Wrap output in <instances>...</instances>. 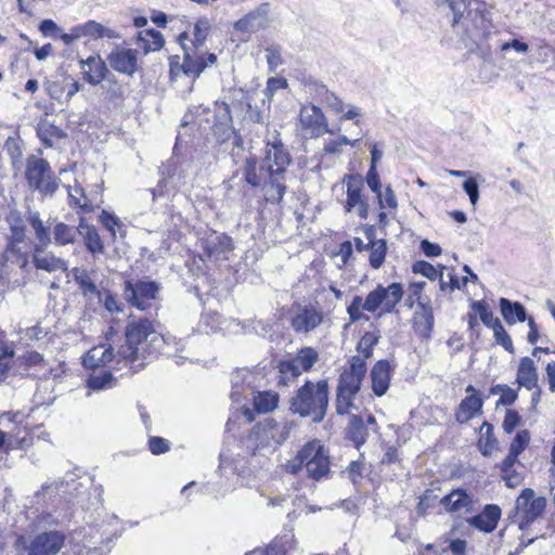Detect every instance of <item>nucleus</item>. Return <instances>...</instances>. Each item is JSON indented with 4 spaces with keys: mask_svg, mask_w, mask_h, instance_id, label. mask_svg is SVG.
Returning <instances> with one entry per match:
<instances>
[{
    "mask_svg": "<svg viewBox=\"0 0 555 555\" xmlns=\"http://www.w3.org/2000/svg\"><path fill=\"white\" fill-rule=\"evenodd\" d=\"M126 341L119 346V361H126L129 370L137 372L145 362L155 357L164 344V337L157 333L152 321L133 320L125 331Z\"/></svg>",
    "mask_w": 555,
    "mask_h": 555,
    "instance_id": "1",
    "label": "nucleus"
},
{
    "mask_svg": "<svg viewBox=\"0 0 555 555\" xmlns=\"http://www.w3.org/2000/svg\"><path fill=\"white\" fill-rule=\"evenodd\" d=\"M210 28L209 20L201 17L194 25L193 38L185 31L179 35L184 53L182 68L186 76L198 77L208 65L216 63V54L208 53L205 48Z\"/></svg>",
    "mask_w": 555,
    "mask_h": 555,
    "instance_id": "2",
    "label": "nucleus"
},
{
    "mask_svg": "<svg viewBox=\"0 0 555 555\" xmlns=\"http://www.w3.org/2000/svg\"><path fill=\"white\" fill-rule=\"evenodd\" d=\"M292 163V157L286 145L282 142L278 130H268L266 135L264 157L261 160L263 170L267 171L275 183V189H271V199L282 201L286 191L285 173Z\"/></svg>",
    "mask_w": 555,
    "mask_h": 555,
    "instance_id": "3",
    "label": "nucleus"
},
{
    "mask_svg": "<svg viewBox=\"0 0 555 555\" xmlns=\"http://www.w3.org/2000/svg\"><path fill=\"white\" fill-rule=\"evenodd\" d=\"M328 405V383L320 379L317 383L306 380L289 401L292 413L301 417H311L312 422L324 420Z\"/></svg>",
    "mask_w": 555,
    "mask_h": 555,
    "instance_id": "4",
    "label": "nucleus"
},
{
    "mask_svg": "<svg viewBox=\"0 0 555 555\" xmlns=\"http://www.w3.org/2000/svg\"><path fill=\"white\" fill-rule=\"evenodd\" d=\"M294 427L293 421L278 422L267 417L253 427L248 436L249 447L254 448V454L264 450L273 451L289 438Z\"/></svg>",
    "mask_w": 555,
    "mask_h": 555,
    "instance_id": "5",
    "label": "nucleus"
},
{
    "mask_svg": "<svg viewBox=\"0 0 555 555\" xmlns=\"http://www.w3.org/2000/svg\"><path fill=\"white\" fill-rule=\"evenodd\" d=\"M25 179L29 190L42 196H53L59 189L60 179L55 177L49 162L36 155L26 159Z\"/></svg>",
    "mask_w": 555,
    "mask_h": 555,
    "instance_id": "6",
    "label": "nucleus"
},
{
    "mask_svg": "<svg viewBox=\"0 0 555 555\" xmlns=\"http://www.w3.org/2000/svg\"><path fill=\"white\" fill-rule=\"evenodd\" d=\"M297 130L305 139H317L324 133L335 134L340 131V127L331 129L323 111L312 103H307L299 109Z\"/></svg>",
    "mask_w": 555,
    "mask_h": 555,
    "instance_id": "7",
    "label": "nucleus"
},
{
    "mask_svg": "<svg viewBox=\"0 0 555 555\" xmlns=\"http://www.w3.org/2000/svg\"><path fill=\"white\" fill-rule=\"evenodd\" d=\"M300 457H304L307 475L312 480L320 481L330 474V456L320 440L308 441L300 449Z\"/></svg>",
    "mask_w": 555,
    "mask_h": 555,
    "instance_id": "8",
    "label": "nucleus"
},
{
    "mask_svg": "<svg viewBox=\"0 0 555 555\" xmlns=\"http://www.w3.org/2000/svg\"><path fill=\"white\" fill-rule=\"evenodd\" d=\"M402 296L403 289L400 283H391L387 287L377 285L376 288L367 294L364 300V311L373 313L378 308H382L383 312L392 313L396 311V307L401 301Z\"/></svg>",
    "mask_w": 555,
    "mask_h": 555,
    "instance_id": "9",
    "label": "nucleus"
},
{
    "mask_svg": "<svg viewBox=\"0 0 555 555\" xmlns=\"http://www.w3.org/2000/svg\"><path fill=\"white\" fill-rule=\"evenodd\" d=\"M158 292L159 285L154 281L138 280L125 282V298L131 306L142 311L152 307Z\"/></svg>",
    "mask_w": 555,
    "mask_h": 555,
    "instance_id": "10",
    "label": "nucleus"
},
{
    "mask_svg": "<svg viewBox=\"0 0 555 555\" xmlns=\"http://www.w3.org/2000/svg\"><path fill=\"white\" fill-rule=\"evenodd\" d=\"M119 348L114 351L112 346L99 345L92 347L82 358V365L86 369L95 370L101 366H108L109 370L120 371L129 367L128 362L119 361Z\"/></svg>",
    "mask_w": 555,
    "mask_h": 555,
    "instance_id": "11",
    "label": "nucleus"
},
{
    "mask_svg": "<svg viewBox=\"0 0 555 555\" xmlns=\"http://www.w3.org/2000/svg\"><path fill=\"white\" fill-rule=\"evenodd\" d=\"M244 180L246 183L254 188H262L263 196L267 202L271 204H279L281 201H273L271 199L270 194H273L271 189H275V183L273 181V178H271L269 175H267V171L263 170V165L260 163V165H257V160L255 157H248L246 158L245 165H244Z\"/></svg>",
    "mask_w": 555,
    "mask_h": 555,
    "instance_id": "12",
    "label": "nucleus"
},
{
    "mask_svg": "<svg viewBox=\"0 0 555 555\" xmlns=\"http://www.w3.org/2000/svg\"><path fill=\"white\" fill-rule=\"evenodd\" d=\"M64 542L65 534L52 530L35 537L25 548L28 555H56L64 546Z\"/></svg>",
    "mask_w": 555,
    "mask_h": 555,
    "instance_id": "13",
    "label": "nucleus"
},
{
    "mask_svg": "<svg viewBox=\"0 0 555 555\" xmlns=\"http://www.w3.org/2000/svg\"><path fill=\"white\" fill-rule=\"evenodd\" d=\"M516 505L522 513V524L529 525L544 513L546 499L544 496H535L534 491L527 488L517 498Z\"/></svg>",
    "mask_w": 555,
    "mask_h": 555,
    "instance_id": "14",
    "label": "nucleus"
},
{
    "mask_svg": "<svg viewBox=\"0 0 555 555\" xmlns=\"http://www.w3.org/2000/svg\"><path fill=\"white\" fill-rule=\"evenodd\" d=\"M366 371L364 359H361L359 356H353L349 361V367L340 374L337 389L357 395L361 389Z\"/></svg>",
    "mask_w": 555,
    "mask_h": 555,
    "instance_id": "15",
    "label": "nucleus"
},
{
    "mask_svg": "<svg viewBox=\"0 0 555 555\" xmlns=\"http://www.w3.org/2000/svg\"><path fill=\"white\" fill-rule=\"evenodd\" d=\"M440 505L443 506L448 513L459 517L475 512L474 496L462 488L453 489L450 493L444 495L440 500Z\"/></svg>",
    "mask_w": 555,
    "mask_h": 555,
    "instance_id": "16",
    "label": "nucleus"
},
{
    "mask_svg": "<svg viewBox=\"0 0 555 555\" xmlns=\"http://www.w3.org/2000/svg\"><path fill=\"white\" fill-rule=\"evenodd\" d=\"M201 248L214 261L227 260L233 249L232 238L227 234L212 232L201 240Z\"/></svg>",
    "mask_w": 555,
    "mask_h": 555,
    "instance_id": "17",
    "label": "nucleus"
},
{
    "mask_svg": "<svg viewBox=\"0 0 555 555\" xmlns=\"http://www.w3.org/2000/svg\"><path fill=\"white\" fill-rule=\"evenodd\" d=\"M68 205L74 209H79L81 212L89 214L94 210L99 205L100 201V186L96 190L86 193L85 189L75 183L74 185H67Z\"/></svg>",
    "mask_w": 555,
    "mask_h": 555,
    "instance_id": "18",
    "label": "nucleus"
},
{
    "mask_svg": "<svg viewBox=\"0 0 555 555\" xmlns=\"http://www.w3.org/2000/svg\"><path fill=\"white\" fill-rule=\"evenodd\" d=\"M344 182L347 185L346 211L350 212L353 208H358L359 217L366 219L369 205L362 196V178L360 176L348 175L345 177Z\"/></svg>",
    "mask_w": 555,
    "mask_h": 555,
    "instance_id": "19",
    "label": "nucleus"
},
{
    "mask_svg": "<svg viewBox=\"0 0 555 555\" xmlns=\"http://www.w3.org/2000/svg\"><path fill=\"white\" fill-rule=\"evenodd\" d=\"M324 320L322 310L312 305L298 306L292 318V326L296 333H309Z\"/></svg>",
    "mask_w": 555,
    "mask_h": 555,
    "instance_id": "20",
    "label": "nucleus"
},
{
    "mask_svg": "<svg viewBox=\"0 0 555 555\" xmlns=\"http://www.w3.org/2000/svg\"><path fill=\"white\" fill-rule=\"evenodd\" d=\"M413 330L422 339H429L435 324L431 300L418 301L413 313Z\"/></svg>",
    "mask_w": 555,
    "mask_h": 555,
    "instance_id": "21",
    "label": "nucleus"
},
{
    "mask_svg": "<svg viewBox=\"0 0 555 555\" xmlns=\"http://www.w3.org/2000/svg\"><path fill=\"white\" fill-rule=\"evenodd\" d=\"M470 15L472 28L467 29L468 36L474 41H481L487 39L493 29L491 14L486 10L485 3H479L475 9L468 13Z\"/></svg>",
    "mask_w": 555,
    "mask_h": 555,
    "instance_id": "22",
    "label": "nucleus"
},
{
    "mask_svg": "<svg viewBox=\"0 0 555 555\" xmlns=\"http://www.w3.org/2000/svg\"><path fill=\"white\" fill-rule=\"evenodd\" d=\"M269 12L270 4L268 2H263L236 21L234 23V29L240 33H255L261 28H266Z\"/></svg>",
    "mask_w": 555,
    "mask_h": 555,
    "instance_id": "23",
    "label": "nucleus"
},
{
    "mask_svg": "<svg viewBox=\"0 0 555 555\" xmlns=\"http://www.w3.org/2000/svg\"><path fill=\"white\" fill-rule=\"evenodd\" d=\"M49 246L33 247V263L37 270H43L49 273L65 272L68 269L67 262L48 250Z\"/></svg>",
    "mask_w": 555,
    "mask_h": 555,
    "instance_id": "24",
    "label": "nucleus"
},
{
    "mask_svg": "<svg viewBox=\"0 0 555 555\" xmlns=\"http://www.w3.org/2000/svg\"><path fill=\"white\" fill-rule=\"evenodd\" d=\"M502 511L496 504H487L481 513L466 518V522L483 533L493 532L501 519Z\"/></svg>",
    "mask_w": 555,
    "mask_h": 555,
    "instance_id": "25",
    "label": "nucleus"
},
{
    "mask_svg": "<svg viewBox=\"0 0 555 555\" xmlns=\"http://www.w3.org/2000/svg\"><path fill=\"white\" fill-rule=\"evenodd\" d=\"M214 133L221 141L224 142L230 139L234 133L232 115L230 106L225 102H215L214 106Z\"/></svg>",
    "mask_w": 555,
    "mask_h": 555,
    "instance_id": "26",
    "label": "nucleus"
},
{
    "mask_svg": "<svg viewBox=\"0 0 555 555\" xmlns=\"http://www.w3.org/2000/svg\"><path fill=\"white\" fill-rule=\"evenodd\" d=\"M137 54L132 49L116 48L109 53L108 62L116 72L132 76L137 70Z\"/></svg>",
    "mask_w": 555,
    "mask_h": 555,
    "instance_id": "27",
    "label": "nucleus"
},
{
    "mask_svg": "<svg viewBox=\"0 0 555 555\" xmlns=\"http://www.w3.org/2000/svg\"><path fill=\"white\" fill-rule=\"evenodd\" d=\"M78 234L82 237L87 250L94 258L104 254V243L96 228L87 223V220L83 217H81L78 222Z\"/></svg>",
    "mask_w": 555,
    "mask_h": 555,
    "instance_id": "28",
    "label": "nucleus"
},
{
    "mask_svg": "<svg viewBox=\"0 0 555 555\" xmlns=\"http://www.w3.org/2000/svg\"><path fill=\"white\" fill-rule=\"evenodd\" d=\"M466 392L470 393L464 398L455 413L456 421L459 423H467L481 412L483 401L476 393V389L469 385L466 388Z\"/></svg>",
    "mask_w": 555,
    "mask_h": 555,
    "instance_id": "29",
    "label": "nucleus"
},
{
    "mask_svg": "<svg viewBox=\"0 0 555 555\" xmlns=\"http://www.w3.org/2000/svg\"><path fill=\"white\" fill-rule=\"evenodd\" d=\"M372 390L377 397L384 396L390 385L391 366L387 360L377 361L370 373Z\"/></svg>",
    "mask_w": 555,
    "mask_h": 555,
    "instance_id": "30",
    "label": "nucleus"
},
{
    "mask_svg": "<svg viewBox=\"0 0 555 555\" xmlns=\"http://www.w3.org/2000/svg\"><path fill=\"white\" fill-rule=\"evenodd\" d=\"M232 96L235 101L240 102L244 113V119L250 120L256 124L263 122V114L262 111L254 104V95L253 92L244 89L233 90Z\"/></svg>",
    "mask_w": 555,
    "mask_h": 555,
    "instance_id": "31",
    "label": "nucleus"
},
{
    "mask_svg": "<svg viewBox=\"0 0 555 555\" xmlns=\"http://www.w3.org/2000/svg\"><path fill=\"white\" fill-rule=\"evenodd\" d=\"M516 382L519 387H525L528 390L538 388V370L531 358L524 357L520 359Z\"/></svg>",
    "mask_w": 555,
    "mask_h": 555,
    "instance_id": "32",
    "label": "nucleus"
},
{
    "mask_svg": "<svg viewBox=\"0 0 555 555\" xmlns=\"http://www.w3.org/2000/svg\"><path fill=\"white\" fill-rule=\"evenodd\" d=\"M81 69L85 79L93 86L101 83L107 73L105 62L99 56H90L86 61H81Z\"/></svg>",
    "mask_w": 555,
    "mask_h": 555,
    "instance_id": "33",
    "label": "nucleus"
},
{
    "mask_svg": "<svg viewBox=\"0 0 555 555\" xmlns=\"http://www.w3.org/2000/svg\"><path fill=\"white\" fill-rule=\"evenodd\" d=\"M251 378L253 375L248 370H238L232 374L231 383H232V391L231 399L234 402H240L242 398L247 396V391L251 389Z\"/></svg>",
    "mask_w": 555,
    "mask_h": 555,
    "instance_id": "34",
    "label": "nucleus"
},
{
    "mask_svg": "<svg viewBox=\"0 0 555 555\" xmlns=\"http://www.w3.org/2000/svg\"><path fill=\"white\" fill-rule=\"evenodd\" d=\"M26 219L36 237L34 246H49L52 243L50 229L42 221L40 214L37 210H28Z\"/></svg>",
    "mask_w": 555,
    "mask_h": 555,
    "instance_id": "35",
    "label": "nucleus"
},
{
    "mask_svg": "<svg viewBox=\"0 0 555 555\" xmlns=\"http://www.w3.org/2000/svg\"><path fill=\"white\" fill-rule=\"evenodd\" d=\"M500 310L503 319L509 325H514L517 322L521 323L527 320L526 309L518 301H512L507 298H501Z\"/></svg>",
    "mask_w": 555,
    "mask_h": 555,
    "instance_id": "36",
    "label": "nucleus"
},
{
    "mask_svg": "<svg viewBox=\"0 0 555 555\" xmlns=\"http://www.w3.org/2000/svg\"><path fill=\"white\" fill-rule=\"evenodd\" d=\"M348 438L359 449L367 439L369 430L364 420L359 415H351L347 429Z\"/></svg>",
    "mask_w": 555,
    "mask_h": 555,
    "instance_id": "37",
    "label": "nucleus"
},
{
    "mask_svg": "<svg viewBox=\"0 0 555 555\" xmlns=\"http://www.w3.org/2000/svg\"><path fill=\"white\" fill-rule=\"evenodd\" d=\"M137 43L144 50V53L146 54L151 51L160 50L165 43V40L158 30L147 29L139 33Z\"/></svg>",
    "mask_w": 555,
    "mask_h": 555,
    "instance_id": "38",
    "label": "nucleus"
},
{
    "mask_svg": "<svg viewBox=\"0 0 555 555\" xmlns=\"http://www.w3.org/2000/svg\"><path fill=\"white\" fill-rule=\"evenodd\" d=\"M53 242L56 246L74 244L78 234V225L72 227L65 222H56L52 230Z\"/></svg>",
    "mask_w": 555,
    "mask_h": 555,
    "instance_id": "39",
    "label": "nucleus"
},
{
    "mask_svg": "<svg viewBox=\"0 0 555 555\" xmlns=\"http://www.w3.org/2000/svg\"><path fill=\"white\" fill-rule=\"evenodd\" d=\"M37 135L47 147H52L54 139H63L66 134L59 127L41 118L37 125Z\"/></svg>",
    "mask_w": 555,
    "mask_h": 555,
    "instance_id": "40",
    "label": "nucleus"
},
{
    "mask_svg": "<svg viewBox=\"0 0 555 555\" xmlns=\"http://www.w3.org/2000/svg\"><path fill=\"white\" fill-rule=\"evenodd\" d=\"M254 408L258 413H269L273 411L279 403V395L274 391H251Z\"/></svg>",
    "mask_w": 555,
    "mask_h": 555,
    "instance_id": "41",
    "label": "nucleus"
},
{
    "mask_svg": "<svg viewBox=\"0 0 555 555\" xmlns=\"http://www.w3.org/2000/svg\"><path fill=\"white\" fill-rule=\"evenodd\" d=\"M99 221L102 225L111 233L113 240L119 235L120 237L126 236V227L120 219L106 210H102L99 216Z\"/></svg>",
    "mask_w": 555,
    "mask_h": 555,
    "instance_id": "42",
    "label": "nucleus"
},
{
    "mask_svg": "<svg viewBox=\"0 0 555 555\" xmlns=\"http://www.w3.org/2000/svg\"><path fill=\"white\" fill-rule=\"evenodd\" d=\"M81 37H92V38H115L116 34L114 30H111L104 27L102 24L95 21H88L85 24L78 25Z\"/></svg>",
    "mask_w": 555,
    "mask_h": 555,
    "instance_id": "43",
    "label": "nucleus"
},
{
    "mask_svg": "<svg viewBox=\"0 0 555 555\" xmlns=\"http://www.w3.org/2000/svg\"><path fill=\"white\" fill-rule=\"evenodd\" d=\"M7 444L9 449H24L29 444L26 428L18 429L17 434H5L0 429V448Z\"/></svg>",
    "mask_w": 555,
    "mask_h": 555,
    "instance_id": "44",
    "label": "nucleus"
},
{
    "mask_svg": "<svg viewBox=\"0 0 555 555\" xmlns=\"http://www.w3.org/2000/svg\"><path fill=\"white\" fill-rule=\"evenodd\" d=\"M115 380L111 371L93 372L87 379V386L92 390H104L112 388Z\"/></svg>",
    "mask_w": 555,
    "mask_h": 555,
    "instance_id": "45",
    "label": "nucleus"
},
{
    "mask_svg": "<svg viewBox=\"0 0 555 555\" xmlns=\"http://www.w3.org/2000/svg\"><path fill=\"white\" fill-rule=\"evenodd\" d=\"M370 257L369 261L373 269H379L385 261V257L387 254V244L386 241L380 240H370Z\"/></svg>",
    "mask_w": 555,
    "mask_h": 555,
    "instance_id": "46",
    "label": "nucleus"
},
{
    "mask_svg": "<svg viewBox=\"0 0 555 555\" xmlns=\"http://www.w3.org/2000/svg\"><path fill=\"white\" fill-rule=\"evenodd\" d=\"M7 220L11 232L9 240H14V242H25L26 225L21 215L16 211L11 212Z\"/></svg>",
    "mask_w": 555,
    "mask_h": 555,
    "instance_id": "47",
    "label": "nucleus"
},
{
    "mask_svg": "<svg viewBox=\"0 0 555 555\" xmlns=\"http://www.w3.org/2000/svg\"><path fill=\"white\" fill-rule=\"evenodd\" d=\"M356 393L337 389L336 395V412L339 415L350 414L353 410L358 411V406L354 403Z\"/></svg>",
    "mask_w": 555,
    "mask_h": 555,
    "instance_id": "48",
    "label": "nucleus"
},
{
    "mask_svg": "<svg viewBox=\"0 0 555 555\" xmlns=\"http://www.w3.org/2000/svg\"><path fill=\"white\" fill-rule=\"evenodd\" d=\"M318 360L319 353L312 347H305L300 349L296 357L293 358V361L304 372L310 371Z\"/></svg>",
    "mask_w": 555,
    "mask_h": 555,
    "instance_id": "49",
    "label": "nucleus"
},
{
    "mask_svg": "<svg viewBox=\"0 0 555 555\" xmlns=\"http://www.w3.org/2000/svg\"><path fill=\"white\" fill-rule=\"evenodd\" d=\"M379 336L373 332H366L357 345V351L360 358L370 359L373 356V347L378 343Z\"/></svg>",
    "mask_w": 555,
    "mask_h": 555,
    "instance_id": "50",
    "label": "nucleus"
},
{
    "mask_svg": "<svg viewBox=\"0 0 555 555\" xmlns=\"http://www.w3.org/2000/svg\"><path fill=\"white\" fill-rule=\"evenodd\" d=\"M279 373H280V383L287 385L289 382L297 378L299 375L304 373L301 369L293 361L286 360L281 361L279 364Z\"/></svg>",
    "mask_w": 555,
    "mask_h": 555,
    "instance_id": "51",
    "label": "nucleus"
},
{
    "mask_svg": "<svg viewBox=\"0 0 555 555\" xmlns=\"http://www.w3.org/2000/svg\"><path fill=\"white\" fill-rule=\"evenodd\" d=\"M361 138L351 140L347 135H339L337 139L328 140L324 143L323 151L326 154H339L344 145L356 146Z\"/></svg>",
    "mask_w": 555,
    "mask_h": 555,
    "instance_id": "52",
    "label": "nucleus"
},
{
    "mask_svg": "<svg viewBox=\"0 0 555 555\" xmlns=\"http://www.w3.org/2000/svg\"><path fill=\"white\" fill-rule=\"evenodd\" d=\"M74 276L85 296L99 294L96 285L85 270L75 269Z\"/></svg>",
    "mask_w": 555,
    "mask_h": 555,
    "instance_id": "53",
    "label": "nucleus"
},
{
    "mask_svg": "<svg viewBox=\"0 0 555 555\" xmlns=\"http://www.w3.org/2000/svg\"><path fill=\"white\" fill-rule=\"evenodd\" d=\"M288 87V82L285 78L282 77H271L267 81V86L263 90L264 98L262 99V103L268 102V107H270L271 102L273 101V96L275 92L280 89H286Z\"/></svg>",
    "mask_w": 555,
    "mask_h": 555,
    "instance_id": "54",
    "label": "nucleus"
},
{
    "mask_svg": "<svg viewBox=\"0 0 555 555\" xmlns=\"http://www.w3.org/2000/svg\"><path fill=\"white\" fill-rule=\"evenodd\" d=\"M473 309L479 314L481 322L491 330L495 327L496 322H501L483 301H474Z\"/></svg>",
    "mask_w": 555,
    "mask_h": 555,
    "instance_id": "55",
    "label": "nucleus"
},
{
    "mask_svg": "<svg viewBox=\"0 0 555 555\" xmlns=\"http://www.w3.org/2000/svg\"><path fill=\"white\" fill-rule=\"evenodd\" d=\"M501 393V397L499 399V404L502 405H512L516 399H517V392L516 390L512 389L507 385H495L491 388V393Z\"/></svg>",
    "mask_w": 555,
    "mask_h": 555,
    "instance_id": "56",
    "label": "nucleus"
},
{
    "mask_svg": "<svg viewBox=\"0 0 555 555\" xmlns=\"http://www.w3.org/2000/svg\"><path fill=\"white\" fill-rule=\"evenodd\" d=\"M412 270L414 273H420L431 281L440 279V274L443 273L442 271H438V269L435 268L431 263L424 260L416 261L413 264Z\"/></svg>",
    "mask_w": 555,
    "mask_h": 555,
    "instance_id": "57",
    "label": "nucleus"
},
{
    "mask_svg": "<svg viewBox=\"0 0 555 555\" xmlns=\"http://www.w3.org/2000/svg\"><path fill=\"white\" fill-rule=\"evenodd\" d=\"M492 331H493V336L495 338L496 344L501 345L509 353H514V346H513L512 338L505 331L502 323L496 322L495 327Z\"/></svg>",
    "mask_w": 555,
    "mask_h": 555,
    "instance_id": "58",
    "label": "nucleus"
},
{
    "mask_svg": "<svg viewBox=\"0 0 555 555\" xmlns=\"http://www.w3.org/2000/svg\"><path fill=\"white\" fill-rule=\"evenodd\" d=\"M530 433L527 429L519 430L511 442L509 451L520 455L530 442Z\"/></svg>",
    "mask_w": 555,
    "mask_h": 555,
    "instance_id": "59",
    "label": "nucleus"
},
{
    "mask_svg": "<svg viewBox=\"0 0 555 555\" xmlns=\"http://www.w3.org/2000/svg\"><path fill=\"white\" fill-rule=\"evenodd\" d=\"M376 197L378 199V205L382 209H396L398 206L397 197L390 186H387L384 192H378L376 194Z\"/></svg>",
    "mask_w": 555,
    "mask_h": 555,
    "instance_id": "60",
    "label": "nucleus"
},
{
    "mask_svg": "<svg viewBox=\"0 0 555 555\" xmlns=\"http://www.w3.org/2000/svg\"><path fill=\"white\" fill-rule=\"evenodd\" d=\"M478 448L482 455L490 456L498 449V440L494 435H481Z\"/></svg>",
    "mask_w": 555,
    "mask_h": 555,
    "instance_id": "61",
    "label": "nucleus"
},
{
    "mask_svg": "<svg viewBox=\"0 0 555 555\" xmlns=\"http://www.w3.org/2000/svg\"><path fill=\"white\" fill-rule=\"evenodd\" d=\"M453 12V23L457 24L467 10V0H441Z\"/></svg>",
    "mask_w": 555,
    "mask_h": 555,
    "instance_id": "62",
    "label": "nucleus"
},
{
    "mask_svg": "<svg viewBox=\"0 0 555 555\" xmlns=\"http://www.w3.org/2000/svg\"><path fill=\"white\" fill-rule=\"evenodd\" d=\"M521 423L519 413L515 410H507L503 420L502 427L505 433L512 434Z\"/></svg>",
    "mask_w": 555,
    "mask_h": 555,
    "instance_id": "63",
    "label": "nucleus"
},
{
    "mask_svg": "<svg viewBox=\"0 0 555 555\" xmlns=\"http://www.w3.org/2000/svg\"><path fill=\"white\" fill-rule=\"evenodd\" d=\"M501 52L506 53L509 50H513L517 54H526L529 52L528 43L514 38L512 40L505 41L500 47Z\"/></svg>",
    "mask_w": 555,
    "mask_h": 555,
    "instance_id": "64",
    "label": "nucleus"
}]
</instances>
